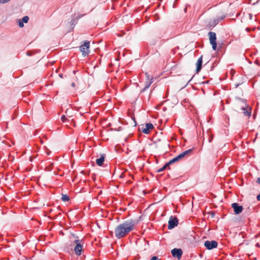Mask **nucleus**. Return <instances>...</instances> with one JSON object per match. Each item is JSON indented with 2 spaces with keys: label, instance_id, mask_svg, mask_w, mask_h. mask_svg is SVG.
<instances>
[{
  "label": "nucleus",
  "instance_id": "20e7f679",
  "mask_svg": "<svg viewBox=\"0 0 260 260\" xmlns=\"http://www.w3.org/2000/svg\"><path fill=\"white\" fill-rule=\"evenodd\" d=\"M73 243L76 244L74 251L77 255L81 254V251L83 248V240L75 239Z\"/></svg>",
  "mask_w": 260,
  "mask_h": 260
},
{
  "label": "nucleus",
  "instance_id": "b1692460",
  "mask_svg": "<svg viewBox=\"0 0 260 260\" xmlns=\"http://www.w3.org/2000/svg\"><path fill=\"white\" fill-rule=\"evenodd\" d=\"M209 214L211 215V217H214L215 216V213L213 211H211L209 213Z\"/></svg>",
  "mask_w": 260,
  "mask_h": 260
},
{
  "label": "nucleus",
  "instance_id": "412c9836",
  "mask_svg": "<svg viewBox=\"0 0 260 260\" xmlns=\"http://www.w3.org/2000/svg\"><path fill=\"white\" fill-rule=\"evenodd\" d=\"M207 133H208V135L209 136V138L208 141H209V142L210 143V142H212V140L213 139L214 136L213 135L211 134H209L208 131L207 132Z\"/></svg>",
  "mask_w": 260,
  "mask_h": 260
},
{
  "label": "nucleus",
  "instance_id": "f704fd0d",
  "mask_svg": "<svg viewBox=\"0 0 260 260\" xmlns=\"http://www.w3.org/2000/svg\"><path fill=\"white\" fill-rule=\"evenodd\" d=\"M239 84H236V88H237V87H238L239 86Z\"/></svg>",
  "mask_w": 260,
  "mask_h": 260
},
{
  "label": "nucleus",
  "instance_id": "5701e85b",
  "mask_svg": "<svg viewBox=\"0 0 260 260\" xmlns=\"http://www.w3.org/2000/svg\"><path fill=\"white\" fill-rule=\"evenodd\" d=\"M11 0H0V4H6Z\"/></svg>",
  "mask_w": 260,
  "mask_h": 260
},
{
  "label": "nucleus",
  "instance_id": "c756f323",
  "mask_svg": "<svg viewBox=\"0 0 260 260\" xmlns=\"http://www.w3.org/2000/svg\"><path fill=\"white\" fill-rule=\"evenodd\" d=\"M133 120H134V121L135 122V125L134 126H136V125H137V122H136V121L135 118H133Z\"/></svg>",
  "mask_w": 260,
  "mask_h": 260
},
{
  "label": "nucleus",
  "instance_id": "4468645a",
  "mask_svg": "<svg viewBox=\"0 0 260 260\" xmlns=\"http://www.w3.org/2000/svg\"><path fill=\"white\" fill-rule=\"evenodd\" d=\"M152 79H151V80L146 81L145 87L141 90V93H142L145 91L147 89H148V88L150 87V85L151 84V83H152Z\"/></svg>",
  "mask_w": 260,
  "mask_h": 260
},
{
  "label": "nucleus",
  "instance_id": "1a4fd4ad",
  "mask_svg": "<svg viewBox=\"0 0 260 260\" xmlns=\"http://www.w3.org/2000/svg\"><path fill=\"white\" fill-rule=\"evenodd\" d=\"M171 254L174 257L180 259L182 255L183 251L181 248H175L171 250Z\"/></svg>",
  "mask_w": 260,
  "mask_h": 260
},
{
  "label": "nucleus",
  "instance_id": "4c0bfd02",
  "mask_svg": "<svg viewBox=\"0 0 260 260\" xmlns=\"http://www.w3.org/2000/svg\"><path fill=\"white\" fill-rule=\"evenodd\" d=\"M27 55H30L28 54V52L27 53Z\"/></svg>",
  "mask_w": 260,
  "mask_h": 260
},
{
  "label": "nucleus",
  "instance_id": "7ed1b4c3",
  "mask_svg": "<svg viewBox=\"0 0 260 260\" xmlns=\"http://www.w3.org/2000/svg\"><path fill=\"white\" fill-rule=\"evenodd\" d=\"M235 99L237 100L240 101L245 104V106L241 107V109L243 111V113L245 116L249 117L250 116L251 114V108L246 105V100L245 99H241L239 97H236Z\"/></svg>",
  "mask_w": 260,
  "mask_h": 260
},
{
  "label": "nucleus",
  "instance_id": "4be33fe9",
  "mask_svg": "<svg viewBox=\"0 0 260 260\" xmlns=\"http://www.w3.org/2000/svg\"><path fill=\"white\" fill-rule=\"evenodd\" d=\"M61 119L63 122H66L68 120V119L65 115H62L61 117Z\"/></svg>",
  "mask_w": 260,
  "mask_h": 260
},
{
  "label": "nucleus",
  "instance_id": "473e14b6",
  "mask_svg": "<svg viewBox=\"0 0 260 260\" xmlns=\"http://www.w3.org/2000/svg\"><path fill=\"white\" fill-rule=\"evenodd\" d=\"M246 30L247 31H250V29H249L248 28H246Z\"/></svg>",
  "mask_w": 260,
  "mask_h": 260
},
{
  "label": "nucleus",
  "instance_id": "72a5a7b5",
  "mask_svg": "<svg viewBox=\"0 0 260 260\" xmlns=\"http://www.w3.org/2000/svg\"><path fill=\"white\" fill-rule=\"evenodd\" d=\"M184 12H186V11H187V8H185L184 9Z\"/></svg>",
  "mask_w": 260,
  "mask_h": 260
},
{
  "label": "nucleus",
  "instance_id": "c9c22d12",
  "mask_svg": "<svg viewBox=\"0 0 260 260\" xmlns=\"http://www.w3.org/2000/svg\"><path fill=\"white\" fill-rule=\"evenodd\" d=\"M249 16H250V18L251 19L252 15L251 14H249Z\"/></svg>",
  "mask_w": 260,
  "mask_h": 260
},
{
  "label": "nucleus",
  "instance_id": "e433bc0d",
  "mask_svg": "<svg viewBox=\"0 0 260 260\" xmlns=\"http://www.w3.org/2000/svg\"><path fill=\"white\" fill-rule=\"evenodd\" d=\"M59 76H60V77H62V74H60V75H59Z\"/></svg>",
  "mask_w": 260,
  "mask_h": 260
},
{
  "label": "nucleus",
  "instance_id": "dca6fc26",
  "mask_svg": "<svg viewBox=\"0 0 260 260\" xmlns=\"http://www.w3.org/2000/svg\"><path fill=\"white\" fill-rule=\"evenodd\" d=\"M79 18L76 17V18L72 19V20L71 21L70 23H71V25L72 26V29L74 28L75 25L77 23V21H78Z\"/></svg>",
  "mask_w": 260,
  "mask_h": 260
},
{
  "label": "nucleus",
  "instance_id": "58836bf2",
  "mask_svg": "<svg viewBox=\"0 0 260 260\" xmlns=\"http://www.w3.org/2000/svg\"><path fill=\"white\" fill-rule=\"evenodd\" d=\"M178 1V0H175V2H176Z\"/></svg>",
  "mask_w": 260,
  "mask_h": 260
},
{
  "label": "nucleus",
  "instance_id": "bb28decb",
  "mask_svg": "<svg viewBox=\"0 0 260 260\" xmlns=\"http://www.w3.org/2000/svg\"><path fill=\"white\" fill-rule=\"evenodd\" d=\"M256 199L257 201H260V193L257 196Z\"/></svg>",
  "mask_w": 260,
  "mask_h": 260
},
{
  "label": "nucleus",
  "instance_id": "0eeeda50",
  "mask_svg": "<svg viewBox=\"0 0 260 260\" xmlns=\"http://www.w3.org/2000/svg\"><path fill=\"white\" fill-rule=\"evenodd\" d=\"M178 219L175 216H171L168 222V229L172 230L178 224Z\"/></svg>",
  "mask_w": 260,
  "mask_h": 260
},
{
  "label": "nucleus",
  "instance_id": "39448f33",
  "mask_svg": "<svg viewBox=\"0 0 260 260\" xmlns=\"http://www.w3.org/2000/svg\"><path fill=\"white\" fill-rule=\"evenodd\" d=\"M90 42L88 41H85L84 44L79 47L80 51L82 53L84 56L87 55L89 52Z\"/></svg>",
  "mask_w": 260,
  "mask_h": 260
},
{
  "label": "nucleus",
  "instance_id": "2eb2a0df",
  "mask_svg": "<svg viewBox=\"0 0 260 260\" xmlns=\"http://www.w3.org/2000/svg\"><path fill=\"white\" fill-rule=\"evenodd\" d=\"M219 22H218V20L216 19L213 20L212 22H210L209 24V27L210 29H212L214 27H215Z\"/></svg>",
  "mask_w": 260,
  "mask_h": 260
},
{
  "label": "nucleus",
  "instance_id": "c85d7f7f",
  "mask_svg": "<svg viewBox=\"0 0 260 260\" xmlns=\"http://www.w3.org/2000/svg\"><path fill=\"white\" fill-rule=\"evenodd\" d=\"M256 182L260 184V178H257V179H256Z\"/></svg>",
  "mask_w": 260,
  "mask_h": 260
},
{
  "label": "nucleus",
  "instance_id": "a878e982",
  "mask_svg": "<svg viewBox=\"0 0 260 260\" xmlns=\"http://www.w3.org/2000/svg\"><path fill=\"white\" fill-rule=\"evenodd\" d=\"M192 78H192H191L189 80H188V82H187L186 83V84H185V85L182 87V88H184V87H186V86L187 85V84H188L190 82V81L191 80Z\"/></svg>",
  "mask_w": 260,
  "mask_h": 260
},
{
  "label": "nucleus",
  "instance_id": "2f4dec72",
  "mask_svg": "<svg viewBox=\"0 0 260 260\" xmlns=\"http://www.w3.org/2000/svg\"><path fill=\"white\" fill-rule=\"evenodd\" d=\"M255 246H256V247H259V244L257 243H256V244H255Z\"/></svg>",
  "mask_w": 260,
  "mask_h": 260
},
{
  "label": "nucleus",
  "instance_id": "9d476101",
  "mask_svg": "<svg viewBox=\"0 0 260 260\" xmlns=\"http://www.w3.org/2000/svg\"><path fill=\"white\" fill-rule=\"evenodd\" d=\"M231 206L233 208L235 214H239L243 210L242 206L240 205L237 203H232Z\"/></svg>",
  "mask_w": 260,
  "mask_h": 260
},
{
  "label": "nucleus",
  "instance_id": "7c9ffc66",
  "mask_svg": "<svg viewBox=\"0 0 260 260\" xmlns=\"http://www.w3.org/2000/svg\"><path fill=\"white\" fill-rule=\"evenodd\" d=\"M71 86L72 87H74L75 86V84L74 83H72V84H71Z\"/></svg>",
  "mask_w": 260,
  "mask_h": 260
},
{
  "label": "nucleus",
  "instance_id": "6e6552de",
  "mask_svg": "<svg viewBox=\"0 0 260 260\" xmlns=\"http://www.w3.org/2000/svg\"><path fill=\"white\" fill-rule=\"evenodd\" d=\"M218 243L215 240L206 241L204 242L205 247L208 250H211L217 247Z\"/></svg>",
  "mask_w": 260,
  "mask_h": 260
},
{
  "label": "nucleus",
  "instance_id": "6ab92c4d",
  "mask_svg": "<svg viewBox=\"0 0 260 260\" xmlns=\"http://www.w3.org/2000/svg\"><path fill=\"white\" fill-rule=\"evenodd\" d=\"M22 22H23L25 23H26L28 22L29 20V17L27 16H25L23 17H22V19H20Z\"/></svg>",
  "mask_w": 260,
  "mask_h": 260
},
{
  "label": "nucleus",
  "instance_id": "f257e3e1",
  "mask_svg": "<svg viewBox=\"0 0 260 260\" xmlns=\"http://www.w3.org/2000/svg\"><path fill=\"white\" fill-rule=\"evenodd\" d=\"M137 223L136 220L130 219L119 224L115 229V237L119 239L126 236L129 232L133 231L134 226Z\"/></svg>",
  "mask_w": 260,
  "mask_h": 260
},
{
  "label": "nucleus",
  "instance_id": "cd10ccee",
  "mask_svg": "<svg viewBox=\"0 0 260 260\" xmlns=\"http://www.w3.org/2000/svg\"><path fill=\"white\" fill-rule=\"evenodd\" d=\"M72 236L76 238V239H78V237L75 234H73Z\"/></svg>",
  "mask_w": 260,
  "mask_h": 260
},
{
  "label": "nucleus",
  "instance_id": "f03ea898",
  "mask_svg": "<svg viewBox=\"0 0 260 260\" xmlns=\"http://www.w3.org/2000/svg\"><path fill=\"white\" fill-rule=\"evenodd\" d=\"M192 150H193V149H188L187 150H185V151L182 152V153H181L180 154H179L176 157H175L173 158H172V159H171L168 162L166 163L162 167H161V168H160L159 169H158L157 171V172L159 173V172H162L167 169H170V166L171 165H172L174 163L178 161L179 160H180L182 158H183V157H184L186 155L190 153L192 151Z\"/></svg>",
  "mask_w": 260,
  "mask_h": 260
},
{
  "label": "nucleus",
  "instance_id": "ddd939ff",
  "mask_svg": "<svg viewBox=\"0 0 260 260\" xmlns=\"http://www.w3.org/2000/svg\"><path fill=\"white\" fill-rule=\"evenodd\" d=\"M105 156L106 155L105 154H101L100 157L96 159L95 161L98 166L101 167L103 165L105 161Z\"/></svg>",
  "mask_w": 260,
  "mask_h": 260
},
{
  "label": "nucleus",
  "instance_id": "f3484780",
  "mask_svg": "<svg viewBox=\"0 0 260 260\" xmlns=\"http://www.w3.org/2000/svg\"><path fill=\"white\" fill-rule=\"evenodd\" d=\"M61 199L63 202H67L70 200V197L67 194H62Z\"/></svg>",
  "mask_w": 260,
  "mask_h": 260
},
{
  "label": "nucleus",
  "instance_id": "9b49d317",
  "mask_svg": "<svg viewBox=\"0 0 260 260\" xmlns=\"http://www.w3.org/2000/svg\"><path fill=\"white\" fill-rule=\"evenodd\" d=\"M153 127L154 126L151 123H147L145 125V127L143 128L142 131L145 134H148L150 133V131L153 129Z\"/></svg>",
  "mask_w": 260,
  "mask_h": 260
},
{
  "label": "nucleus",
  "instance_id": "f8f14e48",
  "mask_svg": "<svg viewBox=\"0 0 260 260\" xmlns=\"http://www.w3.org/2000/svg\"><path fill=\"white\" fill-rule=\"evenodd\" d=\"M203 63V56H201L198 59L196 63V73H199L202 69Z\"/></svg>",
  "mask_w": 260,
  "mask_h": 260
},
{
  "label": "nucleus",
  "instance_id": "a211bd4d",
  "mask_svg": "<svg viewBox=\"0 0 260 260\" xmlns=\"http://www.w3.org/2000/svg\"><path fill=\"white\" fill-rule=\"evenodd\" d=\"M226 17L225 15H222L221 16H218L216 20H218V22H219L221 20H223Z\"/></svg>",
  "mask_w": 260,
  "mask_h": 260
},
{
  "label": "nucleus",
  "instance_id": "aec40b11",
  "mask_svg": "<svg viewBox=\"0 0 260 260\" xmlns=\"http://www.w3.org/2000/svg\"><path fill=\"white\" fill-rule=\"evenodd\" d=\"M18 24L20 27L22 28L24 26V22H22L20 19H18Z\"/></svg>",
  "mask_w": 260,
  "mask_h": 260
},
{
  "label": "nucleus",
  "instance_id": "423d86ee",
  "mask_svg": "<svg viewBox=\"0 0 260 260\" xmlns=\"http://www.w3.org/2000/svg\"><path fill=\"white\" fill-rule=\"evenodd\" d=\"M210 43L212 45L213 50L217 49V43H216V34L212 31H210L208 33Z\"/></svg>",
  "mask_w": 260,
  "mask_h": 260
},
{
  "label": "nucleus",
  "instance_id": "393cba45",
  "mask_svg": "<svg viewBox=\"0 0 260 260\" xmlns=\"http://www.w3.org/2000/svg\"><path fill=\"white\" fill-rule=\"evenodd\" d=\"M150 260H158V258L156 256H153L151 258Z\"/></svg>",
  "mask_w": 260,
  "mask_h": 260
}]
</instances>
